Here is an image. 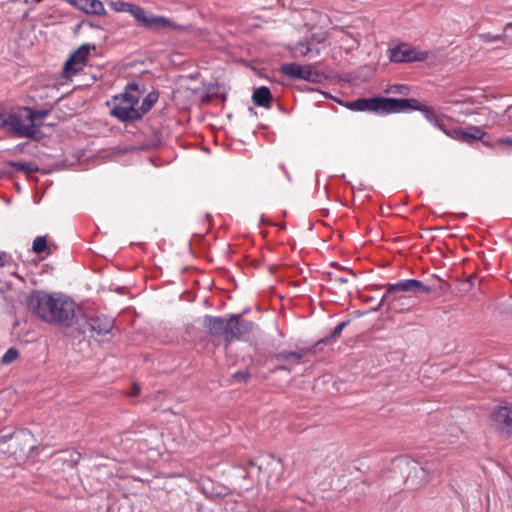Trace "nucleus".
<instances>
[{"label": "nucleus", "instance_id": "1", "mask_svg": "<svg viewBox=\"0 0 512 512\" xmlns=\"http://www.w3.org/2000/svg\"><path fill=\"white\" fill-rule=\"evenodd\" d=\"M248 311L249 308L238 314L205 315L202 322L203 328L213 342L217 341L219 344V341L222 340L224 348L227 350L234 341L243 340L253 331L255 323L243 319L244 314Z\"/></svg>", "mask_w": 512, "mask_h": 512}, {"label": "nucleus", "instance_id": "2", "mask_svg": "<svg viewBox=\"0 0 512 512\" xmlns=\"http://www.w3.org/2000/svg\"><path fill=\"white\" fill-rule=\"evenodd\" d=\"M110 6L116 12L130 13L134 17L137 27H142L156 34L163 33L165 30L186 32L190 29L189 25H181L162 15H155L134 3L117 0L111 1Z\"/></svg>", "mask_w": 512, "mask_h": 512}, {"label": "nucleus", "instance_id": "3", "mask_svg": "<svg viewBox=\"0 0 512 512\" xmlns=\"http://www.w3.org/2000/svg\"><path fill=\"white\" fill-rule=\"evenodd\" d=\"M145 92V85H140L135 81L126 84L124 92L112 97L106 102L110 108V115L124 124L137 121L138 110L137 104Z\"/></svg>", "mask_w": 512, "mask_h": 512}, {"label": "nucleus", "instance_id": "4", "mask_svg": "<svg viewBox=\"0 0 512 512\" xmlns=\"http://www.w3.org/2000/svg\"><path fill=\"white\" fill-rule=\"evenodd\" d=\"M114 326V318L98 312H85L81 308L80 320H77L74 329L69 331L67 335L76 339L84 335L86 331L89 330L99 336H104L110 333Z\"/></svg>", "mask_w": 512, "mask_h": 512}, {"label": "nucleus", "instance_id": "5", "mask_svg": "<svg viewBox=\"0 0 512 512\" xmlns=\"http://www.w3.org/2000/svg\"><path fill=\"white\" fill-rule=\"evenodd\" d=\"M432 463L424 464L415 459H403L402 467L405 474L404 485L408 490H416L424 486L431 471Z\"/></svg>", "mask_w": 512, "mask_h": 512}, {"label": "nucleus", "instance_id": "6", "mask_svg": "<svg viewBox=\"0 0 512 512\" xmlns=\"http://www.w3.org/2000/svg\"><path fill=\"white\" fill-rule=\"evenodd\" d=\"M96 47L94 44L84 43L74 50L64 62L61 76L70 79L86 66L91 50Z\"/></svg>", "mask_w": 512, "mask_h": 512}, {"label": "nucleus", "instance_id": "7", "mask_svg": "<svg viewBox=\"0 0 512 512\" xmlns=\"http://www.w3.org/2000/svg\"><path fill=\"white\" fill-rule=\"evenodd\" d=\"M80 310V307L75 309V302L71 298L59 296L57 313L54 314L55 318H52V321L72 331L77 320H80Z\"/></svg>", "mask_w": 512, "mask_h": 512}, {"label": "nucleus", "instance_id": "8", "mask_svg": "<svg viewBox=\"0 0 512 512\" xmlns=\"http://www.w3.org/2000/svg\"><path fill=\"white\" fill-rule=\"evenodd\" d=\"M308 90L322 93L327 99L331 98L335 102L349 110L359 112H373L376 114H380L379 95H375L372 97H359L355 100L348 101L333 97L328 92L321 91L318 88H308Z\"/></svg>", "mask_w": 512, "mask_h": 512}, {"label": "nucleus", "instance_id": "9", "mask_svg": "<svg viewBox=\"0 0 512 512\" xmlns=\"http://www.w3.org/2000/svg\"><path fill=\"white\" fill-rule=\"evenodd\" d=\"M53 108V105H50L47 109L41 110L29 106L21 107L20 110L26 112L25 119L29 122V125L24 124V128H26L28 132H26V134H20V137L39 141L43 137V134L39 130V127L42 126L41 120L46 118L52 112Z\"/></svg>", "mask_w": 512, "mask_h": 512}, {"label": "nucleus", "instance_id": "10", "mask_svg": "<svg viewBox=\"0 0 512 512\" xmlns=\"http://www.w3.org/2000/svg\"><path fill=\"white\" fill-rule=\"evenodd\" d=\"M380 114L402 113L416 111L420 101L415 98H394L379 95Z\"/></svg>", "mask_w": 512, "mask_h": 512}, {"label": "nucleus", "instance_id": "11", "mask_svg": "<svg viewBox=\"0 0 512 512\" xmlns=\"http://www.w3.org/2000/svg\"><path fill=\"white\" fill-rule=\"evenodd\" d=\"M389 59L394 63H412L425 61L428 58V52L417 51L408 43H400L391 48Z\"/></svg>", "mask_w": 512, "mask_h": 512}, {"label": "nucleus", "instance_id": "12", "mask_svg": "<svg viewBox=\"0 0 512 512\" xmlns=\"http://www.w3.org/2000/svg\"><path fill=\"white\" fill-rule=\"evenodd\" d=\"M372 289H381L384 288L382 285H373L371 286ZM386 292L381 297L380 301L377 303L376 306H373L370 308V311H379L380 308L384 305H387V310L395 312V313H402L409 310V307H402L400 306V301H408L412 302L411 297L400 295L398 296V292H388V284L385 285Z\"/></svg>", "mask_w": 512, "mask_h": 512}, {"label": "nucleus", "instance_id": "13", "mask_svg": "<svg viewBox=\"0 0 512 512\" xmlns=\"http://www.w3.org/2000/svg\"><path fill=\"white\" fill-rule=\"evenodd\" d=\"M53 294H50L44 290H33L27 296L26 305L29 312L33 315L37 316L41 320H46V315H44L48 309L47 304L48 299H52Z\"/></svg>", "mask_w": 512, "mask_h": 512}, {"label": "nucleus", "instance_id": "14", "mask_svg": "<svg viewBox=\"0 0 512 512\" xmlns=\"http://www.w3.org/2000/svg\"><path fill=\"white\" fill-rule=\"evenodd\" d=\"M0 129L8 135L20 137V134H26L28 130L24 128L21 114L7 112L0 106Z\"/></svg>", "mask_w": 512, "mask_h": 512}, {"label": "nucleus", "instance_id": "15", "mask_svg": "<svg viewBox=\"0 0 512 512\" xmlns=\"http://www.w3.org/2000/svg\"><path fill=\"white\" fill-rule=\"evenodd\" d=\"M497 429L506 432L508 435L512 432V402H502L494 407L491 415Z\"/></svg>", "mask_w": 512, "mask_h": 512}, {"label": "nucleus", "instance_id": "16", "mask_svg": "<svg viewBox=\"0 0 512 512\" xmlns=\"http://www.w3.org/2000/svg\"><path fill=\"white\" fill-rule=\"evenodd\" d=\"M433 290L431 286L425 285L417 279H405L397 283L388 284V292H407L414 295L428 294Z\"/></svg>", "mask_w": 512, "mask_h": 512}, {"label": "nucleus", "instance_id": "17", "mask_svg": "<svg viewBox=\"0 0 512 512\" xmlns=\"http://www.w3.org/2000/svg\"><path fill=\"white\" fill-rule=\"evenodd\" d=\"M318 349L316 345H312L309 347L301 348L297 351H283L279 353H269L266 355V360L275 359L277 361H290L293 363H298L302 358H304L308 354H316L318 353Z\"/></svg>", "mask_w": 512, "mask_h": 512}, {"label": "nucleus", "instance_id": "18", "mask_svg": "<svg viewBox=\"0 0 512 512\" xmlns=\"http://www.w3.org/2000/svg\"><path fill=\"white\" fill-rule=\"evenodd\" d=\"M451 138L459 140L464 143L473 144L484 136H487V132L481 127L470 125L466 128L457 127V130L450 131Z\"/></svg>", "mask_w": 512, "mask_h": 512}, {"label": "nucleus", "instance_id": "19", "mask_svg": "<svg viewBox=\"0 0 512 512\" xmlns=\"http://www.w3.org/2000/svg\"><path fill=\"white\" fill-rule=\"evenodd\" d=\"M78 10L83 11L86 14H93L97 16L106 15V10L103 3L100 0H65Z\"/></svg>", "mask_w": 512, "mask_h": 512}, {"label": "nucleus", "instance_id": "20", "mask_svg": "<svg viewBox=\"0 0 512 512\" xmlns=\"http://www.w3.org/2000/svg\"><path fill=\"white\" fill-rule=\"evenodd\" d=\"M162 140V127L154 128L151 135H149L143 143H141L136 150L138 151H153L161 147Z\"/></svg>", "mask_w": 512, "mask_h": 512}, {"label": "nucleus", "instance_id": "21", "mask_svg": "<svg viewBox=\"0 0 512 512\" xmlns=\"http://www.w3.org/2000/svg\"><path fill=\"white\" fill-rule=\"evenodd\" d=\"M350 324V320L347 319L345 321L340 322L336 327H334L331 332L318 340L315 345L319 352L323 350V345H330L335 343L341 336L343 330Z\"/></svg>", "mask_w": 512, "mask_h": 512}, {"label": "nucleus", "instance_id": "22", "mask_svg": "<svg viewBox=\"0 0 512 512\" xmlns=\"http://www.w3.org/2000/svg\"><path fill=\"white\" fill-rule=\"evenodd\" d=\"M273 100L272 93L267 86L255 88L252 93V101L255 106L270 108Z\"/></svg>", "mask_w": 512, "mask_h": 512}, {"label": "nucleus", "instance_id": "23", "mask_svg": "<svg viewBox=\"0 0 512 512\" xmlns=\"http://www.w3.org/2000/svg\"><path fill=\"white\" fill-rule=\"evenodd\" d=\"M160 93L158 90L153 89L151 92H149L142 100V103L139 107H137L138 110V116L137 120H141L145 114H147L153 106L157 103L159 99Z\"/></svg>", "mask_w": 512, "mask_h": 512}, {"label": "nucleus", "instance_id": "24", "mask_svg": "<svg viewBox=\"0 0 512 512\" xmlns=\"http://www.w3.org/2000/svg\"><path fill=\"white\" fill-rule=\"evenodd\" d=\"M303 69H305L304 65L292 62L282 64L280 67V72L290 79L302 80Z\"/></svg>", "mask_w": 512, "mask_h": 512}, {"label": "nucleus", "instance_id": "25", "mask_svg": "<svg viewBox=\"0 0 512 512\" xmlns=\"http://www.w3.org/2000/svg\"><path fill=\"white\" fill-rule=\"evenodd\" d=\"M302 80L311 83H323L328 79V76L321 71H317L313 64L304 65Z\"/></svg>", "mask_w": 512, "mask_h": 512}, {"label": "nucleus", "instance_id": "26", "mask_svg": "<svg viewBox=\"0 0 512 512\" xmlns=\"http://www.w3.org/2000/svg\"><path fill=\"white\" fill-rule=\"evenodd\" d=\"M5 165L25 173H37L40 170L39 166L34 162H17L9 160L5 162Z\"/></svg>", "mask_w": 512, "mask_h": 512}, {"label": "nucleus", "instance_id": "27", "mask_svg": "<svg viewBox=\"0 0 512 512\" xmlns=\"http://www.w3.org/2000/svg\"><path fill=\"white\" fill-rule=\"evenodd\" d=\"M437 128H439L441 131H443L447 136L451 137L452 130H457V125H455L451 118L441 114V116L438 118L437 122L434 124Z\"/></svg>", "mask_w": 512, "mask_h": 512}, {"label": "nucleus", "instance_id": "28", "mask_svg": "<svg viewBox=\"0 0 512 512\" xmlns=\"http://www.w3.org/2000/svg\"><path fill=\"white\" fill-rule=\"evenodd\" d=\"M32 251L36 254H46L47 256L50 255L51 249L48 245V241L46 236H38L34 239L32 244Z\"/></svg>", "mask_w": 512, "mask_h": 512}, {"label": "nucleus", "instance_id": "29", "mask_svg": "<svg viewBox=\"0 0 512 512\" xmlns=\"http://www.w3.org/2000/svg\"><path fill=\"white\" fill-rule=\"evenodd\" d=\"M416 111H420L424 117L431 122L433 125L437 122L438 118L441 116L432 106L425 105L420 102V107L416 109Z\"/></svg>", "mask_w": 512, "mask_h": 512}, {"label": "nucleus", "instance_id": "30", "mask_svg": "<svg viewBox=\"0 0 512 512\" xmlns=\"http://www.w3.org/2000/svg\"><path fill=\"white\" fill-rule=\"evenodd\" d=\"M48 301H51V302H49L50 304L48 305V309H47L46 313L44 314V315H46L45 322L54 324V321H52V318H55L54 314L57 313L56 309L58 307L59 296H56L55 294H53L52 299H48Z\"/></svg>", "mask_w": 512, "mask_h": 512}, {"label": "nucleus", "instance_id": "31", "mask_svg": "<svg viewBox=\"0 0 512 512\" xmlns=\"http://www.w3.org/2000/svg\"><path fill=\"white\" fill-rule=\"evenodd\" d=\"M19 357V351L18 349L11 347L9 348L1 358V363L8 365L12 362H14Z\"/></svg>", "mask_w": 512, "mask_h": 512}, {"label": "nucleus", "instance_id": "32", "mask_svg": "<svg viewBox=\"0 0 512 512\" xmlns=\"http://www.w3.org/2000/svg\"><path fill=\"white\" fill-rule=\"evenodd\" d=\"M251 373L249 371V369H245V370H241V371H237L235 373L232 374V379L235 381V382H238V383H247L250 379H251Z\"/></svg>", "mask_w": 512, "mask_h": 512}, {"label": "nucleus", "instance_id": "33", "mask_svg": "<svg viewBox=\"0 0 512 512\" xmlns=\"http://www.w3.org/2000/svg\"><path fill=\"white\" fill-rule=\"evenodd\" d=\"M388 92L408 95L410 93V87L404 84H395L390 87Z\"/></svg>", "mask_w": 512, "mask_h": 512}, {"label": "nucleus", "instance_id": "34", "mask_svg": "<svg viewBox=\"0 0 512 512\" xmlns=\"http://www.w3.org/2000/svg\"><path fill=\"white\" fill-rule=\"evenodd\" d=\"M203 491L205 494L209 495L210 497H224L226 496L227 492H226V488L225 487H219V489L217 490H214V488H212V490H208L205 486L203 487Z\"/></svg>", "mask_w": 512, "mask_h": 512}, {"label": "nucleus", "instance_id": "35", "mask_svg": "<svg viewBox=\"0 0 512 512\" xmlns=\"http://www.w3.org/2000/svg\"><path fill=\"white\" fill-rule=\"evenodd\" d=\"M69 456L70 458L66 459L65 461L70 463L71 468H74L76 465H78L81 459V454L77 451H71Z\"/></svg>", "mask_w": 512, "mask_h": 512}, {"label": "nucleus", "instance_id": "36", "mask_svg": "<svg viewBox=\"0 0 512 512\" xmlns=\"http://www.w3.org/2000/svg\"><path fill=\"white\" fill-rule=\"evenodd\" d=\"M218 96H219L218 92L207 93L202 97L201 102L204 104L211 103L212 100L218 99Z\"/></svg>", "mask_w": 512, "mask_h": 512}, {"label": "nucleus", "instance_id": "37", "mask_svg": "<svg viewBox=\"0 0 512 512\" xmlns=\"http://www.w3.org/2000/svg\"><path fill=\"white\" fill-rule=\"evenodd\" d=\"M479 141H481L484 146L489 148H493L494 146H501L500 144H497V140L495 142H492L488 134L487 136H484L482 139H479Z\"/></svg>", "mask_w": 512, "mask_h": 512}, {"label": "nucleus", "instance_id": "38", "mask_svg": "<svg viewBox=\"0 0 512 512\" xmlns=\"http://www.w3.org/2000/svg\"><path fill=\"white\" fill-rule=\"evenodd\" d=\"M497 144L512 147V139L510 137L499 138L497 139Z\"/></svg>", "mask_w": 512, "mask_h": 512}, {"label": "nucleus", "instance_id": "39", "mask_svg": "<svg viewBox=\"0 0 512 512\" xmlns=\"http://www.w3.org/2000/svg\"><path fill=\"white\" fill-rule=\"evenodd\" d=\"M474 280H476L475 275H470L466 278L465 284L467 285V288H464L465 291H469L473 287Z\"/></svg>", "mask_w": 512, "mask_h": 512}, {"label": "nucleus", "instance_id": "40", "mask_svg": "<svg viewBox=\"0 0 512 512\" xmlns=\"http://www.w3.org/2000/svg\"><path fill=\"white\" fill-rule=\"evenodd\" d=\"M277 371H287V372H290V369L287 366H285V365H277L274 368L270 369L269 373L270 374H274Z\"/></svg>", "mask_w": 512, "mask_h": 512}, {"label": "nucleus", "instance_id": "41", "mask_svg": "<svg viewBox=\"0 0 512 512\" xmlns=\"http://www.w3.org/2000/svg\"><path fill=\"white\" fill-rule=\"evenodd\" d=\"M132 389L133 390H132V392L130 394L131 396L134 397V396H137L140 393V388H139V386L136 383H133Z\"/></svg>", "mask_w": 512, "mask_h": 512}, {"label": "nucleus", "instance_id": "42", "mask_svg": "<svg viewBox=\"0 0 512 512\" xmlns=\"http://www.w3.org/2000/svg\"><path fill=\"white\" fill-rule=\"evenodd\" d=\"M85 24H86V21H85V20H82V21L78 22V23L75 25L74 33H75V34H78V32H79V30L81 29V27H82L83 25H85Z\"/></svg>", "mask_w": 512, "mask_h": 512}, {"label": "nucleus", "instance_id": "43", "mask_svg": "<svg viewBox=\"0 0 512 512\" xmlns=\"http://www.w3.org/2000/svg\"><path fill=\"white\" fill-rule=\"evenodd\" d=\"M360 298L365 303H371L372 301H374V297L372 296L361 295Z\"/></svg>", "mask_w": 512, "mask_h": 512}, {"label": "nucleus", "instance_id": "44", "mask_svg": "<svg viewBox=\"0 0 512 512\" xmlns=\"http://www.w3.org/2000/svg\"><path fill=\"white\" fill-rule=\"evenodd\" d=\"M5 257H6V253L1 252L0 253V267H4L6 265V261L4 259Z\"/></svg>", "mask_w": 512, "mask_h": 512}, {"label": "nucleus", "instance_id": "45", "mask_svg": "<svg viewBox=\"0 0 512 512\" xmlns=\"http://www.w3.org/2000/svg\"><path fill=\"white\" fill-rule=\"evenodd\" d=\"M86 24L89 25L92 28L102 29V26H100L98 24H95V23H92L90 21H86Z\"/></svg>", "mask_w": 512, "mask_h": 512}, {"label": "nucleus", "instance_id": "46", "mask_svg": "<svg viewBox=\"0 0 512 512\" xmlns=\"http://www.w3.org/2000/svg\"><path fill=\"white\" fill-rule=\"evenodd\" d=\"M400 306L409 307V309H410L412 304H411V302H408V301H400Z\"/></svg>", "mask_w": 512, "mask_h": 512}, {"label": "nucleus", "instance_id": "47", "mask_svg": "<svg viewBox=\"0 0 512 512\" xmlns=\"http://www.w3.org/2000/svg\"><path fill=\"white\" fill-rule=\"evenodd\" d=\"M370 312H371V311H370V309H369V310H365V311H360V310H358V311H356V312H355V314H356L357 316H363V315H365V314H367V313H370Z\"/></svg>", "mask_w": 512, "mask_h": 512}, {"label": "nucleus", "instance_id": "48", "mask_svg": "<svg viewBox=\"0 0 512 512\" xmlns=\"http://www.w3.org/2000/svg\"><path fill=\"white\" fill-rule=\"evenodd\" d=\"M336 280H337L338 282H340V283H343V284H345V283H347V282H348V279H347L346 277H343V276L338 277Z\"/></svg>", "mask_w": 512, "mask_h": 512}, {"label": "nucleus", "instance_id": "49", "mask_svg": "<svg viewBox=\"0 0 512 512\" xmlns=\"http://www.w3.org/2000/svg\"><path fill=\"white\" fill-rule=\"evenodd\" d=\"M125 290L126 288L125 287H117L115 289V291L118 293V294H124L125 293Z\"/></svg>", "mask_w": 512, "mask_h": 512}, {"label": "nucleus", "instance_id": "50", "mask_svg": "<svg viewBox=\"0 0 512 512\" xmlns=\"http://www.w3.org/2000/svg\"><path fill=\"white\" fill-rule=\"evenodd\" d=\"M218 98H219L222 102H225V101H226V99H227V96H226V94H220V93H219Z\"/></svg>", "mask_w": 512, "mask_h": 512}, {"label": "nucleus", "instance_id": "51", "mask_svg": "<svg viewBox=\"0 0 512 512\" xmlns=\"http://www.w3.org/2000/svg\"><path fill=\"white\" fill-rule=\"evenodd\" d=\"M512 28V23H507L504 27V31H508L509 29Z\"/></svg>", "mask_w": 512, "mask_h": 512}, {"label": "nucleus", "instance_id": "52", "mask_svg": "<svg viewBox=\"0 0 512 512\" xmlns=\"http://www.w3.org/2000/svg\"><path fill=\"white\" fill-rule=\"evenodd\" d=\"M311 51L310 47L307 46L305 51H302L303 55H307Z\"/></svg>", "mask_w": 512, "mask_h": 512}, {"label": "nucleus", "instance_id": "53", "mask_svg": "<svg viewBox=\"0 0 512 512\" xmlns=\"http://www.w3.org/2000/svg\"><path fill=\"white\" fill-rule=\"evenodd\" d=\"M327 215H328V210L323 209V210H322V216H327Z\"/></svg>", "mask_w": 512, "mask_h": 512}, {"label": "nucleus", "instance_id": "54", "mask_svg": "<svg viewBox=\"0 0 512 512\" xmlns=\"http://www.w3.org/2000/svg\"><path fill=\"white\" fill-rule=\"evenodd\" d=\"M244 64L247 66V67H250V64L248 63L247 60H244ZM252 69H255L254 67L251 66Z\"/></svg>", "mask_w": 512, "mask_h": 512}, {"label": "nucleus", "instance_id": "55", "mask_svg": "<svg viewBox=\"0 0 512 512\" xmlns=\"http://www.w3.org/2000/svg\"><path fill=\"white\" fill-rule=\"evenodd\" d=\"M263 364H264V362H262L261 360H258V361H257V365H258V366H262Z\"/></svg>", "mask_w": 512, "mask_h": 512}, {"label": "nucleus", "instance_id": "56", "mask_svg": "<svg viewBox=\"0 0 512 512\" xmlns=\"http://www.w3.org/2000/svg\"><path fill=\"white\" fill-rule=\"evenodd\" d=\"M493 39H494V40H500V39H501V36H500V35L495 36V37H493Z\"/></svg>", "mask_w": 512, "mask_h": 512}, {"label": "nucleus", "instance_id": "57", "mask_svg": "<svg viewBox=\"0 0 512 512\" xmlns=\"http://www.w3.org/2000/svg\"><path fill=\"white\" fill-rule=\"evenodd\" d=\"M348 272H349L350 274H352L353 276H356V274L353 272V270L348 269Z\"/></svg>", "mask_w": 512, "mask_h": 512}, {"label": "nucleus", "instance_id": "58", "mask_svg": "<svg viewBox=\"0 0 512 512\" xmlns=\"http://www.w3.org/2000/svg\"><path fill=\"white\" fill-rule=\"evenodd\" d=\"M2 438H5V439H6V438H8V436L3 435V436H2ZM9 438H13V434L9 435Z\"/></svg>", "mask_w": 512, "mask_h": 512}, {"label": "nucleus", "instance_id": "59", "mask_svg": "<svg viewBox=\"0 0 512 512\" xmlns=\"http://www.w3.org/2000/svg\"><path fill=\"white\" fill-rule=\"evenodd\" d=\"M259 264H260V262H259V261H255L253 265L256 267V266H258Z\"/></svg>", "mask_w": 512, "mask_h": 512}, {"label": "nucleus", "instance_id": "60", "mask_svg": "<svg viewBox=\"0 0 512 512\" xmlns=\"http://www.w3.org/2000/svg\"><path fill=\"white\" fill-rule=\"evenodd\" d=\"M249 111L255 113L254 108L252 107L249 108Z\"/></svg>", "mask_w": 512, "mask_h": 512}, {"label": "nucleus", "instance_id": "61", "mask_svg": "<svg viewBox=\"0 0 512 512\" xmlns=\"http://www.w3.org/2000/svg\"><path fill=\"white\" fill-rule=\"evenodd\" d=\"M249 465L254 466L255 464H254V462H253V461H250V462H249Z\"/></svg>", "mask_w": 512, "mask_h": 512}, {"label": "nucleus", "instance_id": "62", "mask_svg": "<svg viewBox=\"0 0 512 512\" xmlns=\"http://www.w3.org/2000/svg\"><path fill=\"white\" fill-rule=\"evenodd\" d=\"M281 168L284 172H286L284 165H281Z\"/></svg>", "mask_w": 512, "mask_h": 512}]
</instances>
